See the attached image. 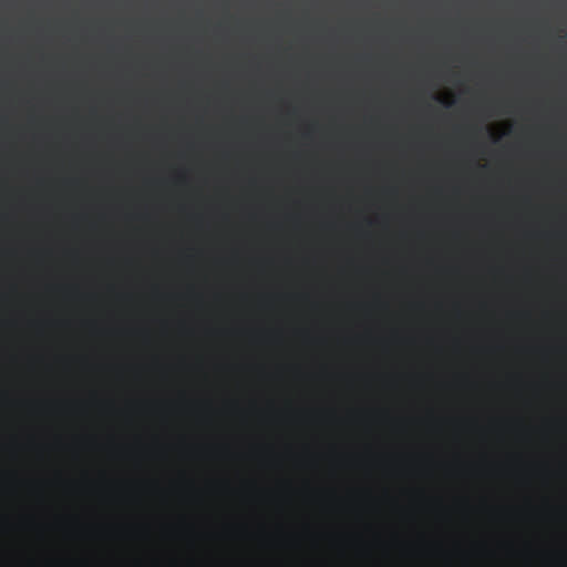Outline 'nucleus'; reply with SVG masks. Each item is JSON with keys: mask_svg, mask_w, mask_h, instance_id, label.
<instances>
[{"mask_svg": "<svg viewBox=\"0 0 567 567\" xmlns=\"http://www.w3.org/2000/svg\"><path fill=\"white\" fill-rule=\"evenodd\" d=\"M146 181L144 179V183ZM146 221V207L144 206V223ZM144 241H146L144 239ZM146 244V243H144ZM146 246V245H144ZM146 247H144L145 249ZM146 286V267L144 266V287ZM146 343H147V329H146V307L144 306V391L147 390H368L367 388H250V386H168V388H156L152 385L148 375L147 355H146Z\"/></svg>", "mask_w": 567, "mask_h": 567, "instance_id": "f257e3e1", "label": "nucleus"}, {"mask_svg": "<svg viewBox=\"0 0 567 567\" xmlns=\"http://www.w3.org/2000/svg\"><path fill=\"white\" fill-rule=\"evenodd\" d=\"M79 361L101 371H111L117 364L118 350L114 343L107 342L93 357H80Z\"/></svg>", "mask_w": 567, "mask_h": 567, "instance_id": "f03ea898", "label": "nucleus"}, {"mask_svg": "<svg viewBox=\"0 0 567 567\" xmlns=\"http://www.w3.org/2000/svg\"><path fill=\"white\" fill-rule=\"evenodd\" d=\"M146 93V90L144 89V94ZM144 132L146 131V125L143 126Z\"/></svg>", "mask_w": 567, "mask_h": 567, "instance_id": "7ed1b4c3", "label": "nucleus"}, {"mask_svg": "<svg viewBox=\"0 0 567 567\" xmlns=\"http://www.w3.org/2000/svg\"><path fill=\"white\" fill-rule=\"evenodd\" d=\"M143 23H144V24L146 23V20H145V19L143 20Z\"/></svg>", "mask_w": 567, "mask_h": 567, "instance_id": "20e7f679", "label": "nucleus"}]
</instances>
